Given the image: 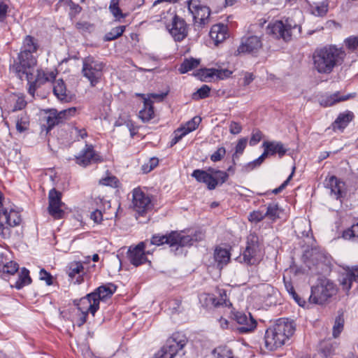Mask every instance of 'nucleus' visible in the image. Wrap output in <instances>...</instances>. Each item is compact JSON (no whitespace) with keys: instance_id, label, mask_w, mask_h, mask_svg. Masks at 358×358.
<instances>
[{"instance_id":"obj_1","label":"nucleus","mask_w":358,"mask_h":358,"mask_svg":"<svg viewBox=\"0 0 358 358\" xmlns=\"http://www.w3.org/2000/svg\"><path fill=\"white\" fill-rule=\"evenodd\" d=\"M345 50L336 45L317 48L313 52V68L318 73L329 75L341 66L346 57Z\"/></svg>"},{"instance_id":"obj_2","label":"nucleus","mask_w":358,"mask_h":358,"mask_svg":"<svg viewBox=\"0 0 358 358\" xmlns=\"http://www.w3.org/2000/svg\"><path fill=\"white\" fill-rule=\"evenodd\" d=\"M295 327L292 322L285 318H279L270 326L264 334V345L266 350L274 351L284 345L294 334Z\"/></svg>"},{"instance_id":"obj_3","label":"nucleus","mask_w":358,"mask_h":358,"mask_svg":"<svg viewBox=\"0 0 358 358\" xmlns=\"http://www.w3.org/2000/svg\"><path fill=\"white\" fill-rule=\"evenodd\" d=\"M338 291L337 285L325 277L318 278L316 284L311 287L309 301L313 304L325 305L329 303Z\"/></svg>"},{"instance_id":"obj_4","label":"nucleus","mask_w":358,"mask_h":358,"mask_svg":"<svg viewBox=\"0 0 358 358\" xmlns=\"http://www.w3.org/2000/svg\"><path fill=\"white\" fill-rule=\"evenodd\" d=\"M152 245L160 246L167 244L171 250L176 254L179 248L191 246L194 243L193 238L189 235L185 234L184 231H171L166 234H157L152 235L150 239Z\"/></svg>"},{"instance_id":"obj_5","label":"nucleus","mask_w":358,"mask_h":358,"mask_svg":"<svg viewBox=\"0 0 358 358\" xmlns=\"http://www.w3.org/2000/svg\"><path fill=\"white\" fill-rule=\"evenodd\" d=\"M267 34L275 39H282L285 42L292 40L296 33L301 34V27L289 17L270 23L266 28Z\"/></svg>"},{"instance_id":"obj_6","label":"nucleus","mask_w":358,"mask_h":358,"mask_svg":"<svg viewBox=\"0 0 358 358\" xmlns=\"http://www.w3.org/2000/svg\"><path fill=\"white\" fill-rule=\"evenodd\" d=\"M262 250L259 237L255 233H250L246 238L245 248L237 259L248 266L255 265L261 260Z\"/></svg>"},{"instance_id":"obj_7","label":"nucleus","mask_w":358,"mask_h":358,"mask_svg":"<svg viewBox=\"0 0 358 358\" xmlns=\"http://www.w3.org/2000/svg\"><path fill=\"white\" fill-rule=\"evenodd\" d=\"M192 176L197 182L206 184L209 190L215 189L217 185H222L229 178L227 172L211 167L208 168V171L195 169L193 171Z\"/></svg>"},{"instance_id":"obj_8","label":"nucleus","mask_w":358,"mask_h":358,"mask_svg":"<svg viewBox=\"0 0 358 358\" xmlns=\"http://www.w3.org/2000/svg\"><path fill=\"white\" fill-rule=\"evenodd\" d=\"M188 11L192 15L193 23L196 30H201L210 22V8L201 0H187Z\"/></svg>"},{"instance_id":"obj_9","label":"nucleus","mask_w":358,"mask_h":358,"mask_svg":"<svg viewBox=\"0 0 358 358\" xmlns=\"http://www.w3.org/2000/svg\"><path fill=\"white\" fill-rule=\"evenodd\" d=\"M106 64L96 59L92 56H88L83 59L82 74L87 78L91 87H95L103 77Z\"/></svg>"},{"instance_id":"obj_10","label":"nucleus","mask_w":358,"mask_h":358,"mask_svg":"<svg viewBox=\"0 0 358 358\" xmlns=\"http://www.w3.org/2000/svg\"><path fill=\"white\" fill-rule=\"evenodd\" d=\"M188 339L182 332L173 333L164 345L155 355V358H173L187 345Z\"/></svg>"},{"instance_id":"obj_11","label":"nucleus","mask_w":358,"mask_h":358,"mask_svg":"<svg viewBox=\"0 0 358 358\" xmlns=\"http://www.w3.org/2000/svg\"><path fill=\"white\" fill-rule=\"evenodd\" d=\"M22 217L20 212L13 208H6L2 205L0 208V236L9 238L11 236V228L20 224Z\"/></svg>"},{"instance_id":"obj_12","label":"nucleus","mask_w":358,"mask_h":358,"mask_svg":"<svg viewBox=\"0 0 358 358\" xmlns=\"http://www.w3.org/2000/svg\"><path fill=\"white\" fill-rule=\"evenodd\" d=\"M34 54L35 53L20 51L17 56L19 62L10 66V71L15 73V74L22 79L24 75L28 74V69L36 65L37 59Z\"/></svg>"},{"instance_id":"obj_13","label":"nucleus","mask_w":358,"mask_h":358,"mask_svg":"<svg viewBox=\"0 0 358 358\" xmlns=\"http://www.w3.org/2000/svg\"><path fill=\"white\" fill-rule=\"evenodd\" d=\"M132 205L136 212V217H144L148 211L152 208L151 199L148 195L139 188L133 190Z\"/></svg>"},{"instance_id":"obj_14","label":"nucleus","mask_w":358,"mask_h":358,"mask_svg":"<svg viewBox=\"0 0 358 358\" xmlns=\"http://www.w3.org/2000/svg\"><path fill=\"white\" fill-rule=\"evenodd\" d=\"M166 29L174 41L180 42L188 35L189 25L182 17L175 15L171 23L166 25Z\"/></svg>"},{"instance_id":"obj_15","label":"nucleus","mask_w":358,"mask_h":358,"mask_svg":"<svg viewBox=\"0 0 358 358\" xmlns=\"http://www.w3.org/2000/svg\"><path fill=\"white\" fill-rule=\"evenodd\" d=\"M263 44L261 37L251 35L243 37L241 44L236 50V55L240 54H250L256 55L262 48Z\"/></svg>"},{"instance_id":"obj_16","label":"nucleus","mask_w":358,"mask_h":358,"mask_svg":"<svg viewBox=\"0 0 358 358\" xmlns=\"http://www.w3.org/2000/svg\"><path fill=\"white\" fill-rule=\"evenodd\" d=\"M76 163L81 166L86 167L93 163L102 162L101 157L94 149L91 144H86L78 156L75 158Z\"/></svg>"},{"instance_id":"obj_17","label":"nucleus","mask_w":358,"mask_h":358,"mask_svg":"<svg viewBox=\"0 0 358 358\" xmlns=\"http://www.w3.org/2000/svg\"><path fill=\"white\" fill-rule=\"evenodd\" d=\"M145 244L144 242L139 243L134 248L130 247L127 253V257L132 265L137 267L148 262L146 254H149L150 252H145ZM149 263L150 264V261Z\"/></svg>"},{"instance_id":"obj_18","label":"nucleus","mask_w":358,"mask_h":358,"mask_svg":"<svg viewBox=\"0 0 358 358\" xmlns=\"http://www.w3.org/2000/svg\"><path fill=\"white\" fill-rule=\"evenodd\" d=\"M234 319L240 325L238 330L241 334L251 332L257 327V321L250 313L247 315L243 312H236L234 313Z\"/></svg>"},{"instance_id":"obj_19","label":"nucleus","mask_w":358,"mask_h":358,"mask_svg":"<svg viewBox=\"0 0 358 358\" xmlns=\"http://www.w3.org/2000/svg\"><path fill=\"white\" fill-rule=\"evenodd\" d=\"M65 271L69 279L73 281L75 285H80L84 282L85 274L83 264L80 262H71L66 267Z\"/></svg>"},{"instance_id":"obj_20","label":"nucleus","mask_w":358,"mask_h":358,"mask_svg":"<svg viewBox=\"0 0 358 358\" xmlns=\"http://www.w3.org/2000/svg\"><path fill=\"white\" fill-rule=\"evenodd\" d=\"M89 296L90 294H87L85 296L80 299L73 300V303L80 313H91L94 316L95 313L99 309V306L97 305L96 300L94 299V296Z\"/></svg>"},{"instance_id":"obj_21","label":"nucleus","mask_w":358,"mask_h":358,"mask_svg":"<svg viewBox=\"0 0 358 358\" xmlns=\"http://www.w3.org/2000/svg\"><path fill=\"white\" fill-rule=\"evenodd\" d=\"M117 286L111 282L102 285L95 289L92 292L90 293L89 296H94V299L96 300L97 305L99 306L101 301H106L111 298L116 292Z\"/></svg>"},{"instance_id":"obj_22","label":"nucleus","mask_w":358,"mask_h":358,"mask_svg":"<svg viewBox=\"0 0 358 358\" xmlns=\"http://www.w3.org/2000/svg\"><path fill=\"white\" fill-rule=\"evenodd\" d=\"M209 36L215 45L223 43L229 37V27L227 24L217 23L213 24L210 30Z\"/></svg>"},{"instance_id":"obj_23","label":"nucleus","mask_w":358,"mask_h":358,"mask_svg":"<svg viewBox=\"0 0 358 358\" xmlns=\"http://www.w3.org/2000/svg\"><path fill=\"white\" fill-rule=\"evenodd\" d=\"M353 282H358L357 266L348 267L345 269V273L341 275V279L340 280L343 289L347 293L351 289Z\"/></svg>"},{"instance_id":"obj_24","label":"nucleus","mask_w":358,"mask_h":358,"mask_svg":"<svg viewBox=\"0 0 358 358\" xmlns=\"http://www.w3.org/2000/svg\"><path fill=\"white\" fill-rule=\"evenodd\" d=\"M357 93H350L346 95H341L340 92H336L330 95L322 96L320 100V104L324 108L331 107L334 105L356 97Z\"/></svg>"},{"instance_id":"obj_25","label":"nucleus","mask_w":358,"mask_h":358,"mask_svg":"<svg viewBox=\"0 0 358 358\" xmlns=\"http://www.w3.org/2000/svg\"><path fill=\"white\" fill-rule=\"evenodd\" d=\"M355 114L350 110H345L337 116L336 119L331 124L332 129L336 131L337 130L343 131L348 124L354 120Z\"/></svg>"},{"instance_id":"obj_26","label":"nucleus","mask_w":358,"mask_h":358,"mask_svg":"<svg viewBox=\"0 0 358 358\" xmlns=\"http://www.w3.org/2000/svg\"><path fill=\"white\" fill-rule=\"evenodd\" d=\"M138 96L143 99V108L139 111L138 117L143 122H148L155 117L153 101L150 99H146L144 94H137Z\"/></svg>"},{"instance_id":"obj_27","label":"nucleus","mask_w":358,"mask_h":358,"mask_svg":"<svg viewBox=\"0 0 358 358\" xmlns=\"http://www.w3.org/2000/svg\"><path fill=\"white\" fill-rule=\"evenodd\" d=\"M325 187L331 190V193L336 196L338 199L342 196L341 185L344 183L335 176L327 177L324 180Z\"/></svg>"},{"instance_id":"obj_28","label":"nucleus","mask_w":358,"mask_h":358,"mask_svg":"<svg viewBox=\"0 0 358 358\" xmlns=\"http://www.w3.org/2000/svg\"><path fill=\"white\" fill-rule=\"evenodd\" d=\"M44 120L45 121V124H43V127H45L47 133L52 130L56 125L62 123L61 117L58 115V111L56 109L49 110L46 113Z\"/></svg>"},{"instance_id":"obj_29","label":"nucleus","mask_w":358,"mask_h":358,"mask_svg":"<svg viewBox=\"0 0 358 358\" xmlns=\"http://www.w3.org/2000/svg\"><path fill=\"white\" fill-rule=\"evenodd\" d=\"M214 259L217 266L222 268L229 262L230 252L227 249L217 246L214 250Z\"/></svg>"},{"instance_id":"obj_30","label":"nucleus","mask_w":358,"mask_h":358,"mask_svg":"<svg viewBox=\"0 0 358 358\" xmlns=\"http://www.w3.org/2000/svg\"><path fill=\"white\" fill-rule=\"evenodd\" d=\"M262 146H266L271 156L278 154L279 157H282L287 152V149L281 142L264 141Z\"/></svg>"},{"instance_id":"obj_31","label":"nucleus","mask_w":358,"mask_h":358,"mask_svg":"<svg viewBox=\"0 0 358 358\" xmlns=\"http://www.w3.org/2000/svg\"><path fill=\"white\" fill-rule=\"evenodd\" d=\"M30 116L27 113L24 112L16 117L15 127L18 133L22 134L29 129Z\"/></svg>"},{"instance_id":"obj_32","label":"nucleus","mask_w":358,"mask_h":358,"mask_svg":"<svg viewBox=\"0 0 358 358\" xmlns=\"http://www.w3.org/2000/svg\"><path fill=\"white\" fill-rule=\"evenodd\" d=\"M38 48V40L32 36L27 35L23 39L20 51L36 53Z\"/></svg>"},{"instance_id":"obj_33","label":"nucleus","mask_w":358,"mask_h":358,"mask_svg":"<svg viewBox=\"0 0 358 358\" xmlns=\"http://www.w3.org/2000/svg\"><path fill=\"white\" fill-rule=\"evenodd\" d=\"M282 212L283 210L279 206L278 203H270L266 207V218H268L272 222H275L280 218V215Z\"/></svg>"},{"instance_id":"obj_34","label":"nucleus","mask_w":358,"mask_h":358,"mask_svg":"<svg viewBox=\"0 0 358 358\" xmlns=\"http://www.w3.org/2000/svg\"><path fill=\"white\" fill-rule=\"evenodd\" d=\"M31 278L29 275V271L25 267H23L18 273L17 280L12 286L17 289H21L24 286L31 284Z\"/></svg>"},{"instance_id":"obj_35","label":"nucleus","mask_w":358,"mask_h":358,"mask_svg":"<svg viewBox=\"0 0 358 358\" xmlns=\"http://www.w3.org/2000/svg\"><path fill=\"white\" fill-rule=\"evenodd\" d=\"M283 282L287 292L289 293L291 297L297 303L299 306H304L306 304V301L303 298L300 297V296L296 292L291 280H287L285 276H283Z\"/></svg>"},{"instance_id":"obj_36","label":"nucleus","mask_w":358,"mask_h":358,"mask_svg":"<svg viewBox=\"0 0 358 358\" xmlns=\"http://www.w3.org/2000/svg\"><path fill=\"white\" fill-rule=\"evenodd\" d=\"M66 85L62 79L56 80L53 86L54 94L61 101H67L69 96L66 93Z\"/></svg>"},{"instance_id":"obj_37","label":"nucleus","mask_w":358,"mask_h":358,"mask_svg":"<svg viewBox=\"0 0 358 358\" xmlns=\"http://www.w3.org/2000/svg\"><path fill=\"white\" fill-rule=\"evenodd\" d=\"M216 293L217 296H215V308H219L221 306L229 308L232 306L225 289L217 288Z\"/></svg>"},{"instance_id":"obj_38","label":"nucleus","mask_w":358,"mask_h":358,"mask_svg":"<svg viewBox=\"0 0 358 358\" xmlns=\"http://www.w3.org/2000/svg\"><path fill=\"white\" fill-rule=\"evenodd\" d=\"M3 267V270L0 271V274L1 277L4 279L15 275L20 269L19 264L16 262L9 259Z\"/></svg>"},{"instance_id":"obj_39","label":"nucleus","mask_w":358,"mask_h":358,"mask_svg":"<svg viewBox=\"0 0 358 358\" xmlns=\"http://www.w3.org/2000/svg\"><path fill=\"white\" fill-rule=\"evenodd\" d=\"M311 13L317 17H324L329 10V1L327 0L321 2L313 3L310 6Z\"/></svg>"},{"instance_id":"obj_40","label":"nucleus","mask_w":358,"mask_h":358,"mask_svg":"<svg viewBox=\"0 0 358 358\" xmlns=\"http://www.w3.org/2000/svg\"><path fill=\"white\" fill-rule=\"evenodd\" d=\"M344 313L343 311H338V315L335 318L334 324L332 329V336L334 338H338L344 328Z\"/></svg>"},{"instance_id":"obj_41","label":"nucleus","mask_w":358,"mask_h":358,"mask_svg":"<svg viewBox=\"0 0 358 358\" xmlns=\"http://www.w3.org/2000/svg\"><path fill=\"white\" fill-rule=\"evenodd\" d=\"M342 238L348 241H358V217L355 220L350 227L342 232Z\"/></svg>"},{"instance_id":"obj_42","label":"nucleus","mask_w":358,"mask_h":358,"mask_svg":"<svg viewBox=\"0 0 358 358\" xmlns=\"http://www.w3.org/2000/svg\"><path fill=\"white\" fill-rule=\"evenodd\" d=\"M57 74V70L49 71H45L43 70L38 71L36 82L39 84H43L46 82H52L55 80Z\"/></svg>"},{"instance_id":"obj_43","label":"nucleus","mask_w":358,"mask_h":358,"mask_svg":"<svg viewBox=\"0 0 358 358\" xmlns=\"http://www.w3.org/2000/svg\"><path fill=\"white\" fill-rule=\"evenodd\" d=\"M199 59H196L193 57L185 59L180 65L178 71L180 73H186L188 71L196 68L199 65Z\"/></svg>"},{"instance_id":"obj_44","label":"nucleus","mask_w":358,"mask_h":358,"mask_svg":"<svg viewBox=\"0 0 358 358\" xmlns=\"http://www.w3.org/2000/svg\"><path fill=\"white\" fill-rule=\"evenodd\" d=\"M13 101H14L12 108L13 112L22 110L25 108L27 105V101L25 100V96L22 93L13 94Z\"/></svg>"},{"instance_id":"obj_45","label":"nucleus","mask_w":358,"mask_h":358,"mask_svg":"<svg viewBox=\"0 0 358 358\" xmlns=\"http://www.w3.org/2000/svg\"><path fill=\"white\" fill-rule=\"evenodd\" d=\"M64 204H50L48 207V212L50 216L55 220H60L64 218L65 212L62 209Z\"/></svg>"},{"instance_id":"obj_46","label":"nucleus","mask_w":358,"mask_h":358,"mask_svg":"<svg viewBox=\"0 0 358 358\" xmlns=\"http://www.w3.org/2000/svg\"><path fill=\"white\" fill-rule=\"evenodd\" d=\"M126 26L121 25L113 28L109 32L106 33L104 36V41H111L118 38L122 35L125 31Z\"/></svg>"},{"instance_id":"obj_47","label":"nucleus","mask_w":358,"mask_h":358,"mask_svg":"<svg viewBox=\"0 0 358 358\" xmlns=\"http://www.w3.org/2000/svg\"><path fill=\"white\" fill-rule=\"evenodd\" d=\"M247 138H241L238 141L237 144L235 147V152L232 155V160L234 162V164H236V159H238L240 155H241L243 153L247 146Z\"/></svg>"},{"instance_id":"obj_48","label":"nucleus","mask_w":358,"mask_h":358,"mask_svg":"<svg viewBox=\"0 0 358 358\" xmlns=\"http://www.w3.org/2000/svg\"><path fill=\"white\" fill-rule=\"evenodd\" d=\"M109 9L117 20H120L121 18H124L127 15V14L123 13L119 7V0H111Z\"/></svg>"},{"instance_id":"obj_49","label":"nucleus","mask_w":358,"mask_h":358,"mask_svg":"<svg viewBox=\"0 0 358 358\" xmlns=\"http://www.w3.org/2000/svg\"><path fill=\"white\" fill-rule=\"evenodd\" d=\"M214 352L217 353V358H238L234 355L233 350L226 345L217 347Z\"/></svg>"},{"instance_id":"obj_50","label":"nucleus","mask_w":358,"mask_h":358,"mask_svg":"<svg viewBox=\"0 0 358 358\" xmlns=\"http://www.w3.org/2000/svg\"><path fill=\"white\" fill-rule=\"evenodd\" d=\"M210 92V87L206 85H203L197 90L196 92L192 94V98L194 101L206 99L209 96Z\"/></svg>"},{"instance_id":"obj_51","label":"nucleus","mask_w":358,"mask_h":358,"mask_svg":"<svg viewBox=\"0 0 358 358\" xmlns=\"http://www.w3.org/2000/svg\"><path fill=\"white\" fill-rule=\"evenodd\" d=\"M195 76L201 81H210L214 77V69H201L196 71Z\"/></svg>"},{"instance_id":"obj_52","label":"nucleus","mask_w":358,"mask_h":358,"mask_svg":"<svg viewBox=\"0 0 358 358\" xmlns=\"http://www.w3.org/2000/svg\"><path fill=\"white\" fill-rule=\"evenodd\" d=\"M65 3L69 7V16L71 20L80 13L83 10L78 3H76L72 0H66Z\"/></svg>"},{"instance_id":"obj_53","label":"nucleus","mask_w":358,"mask_h":358,"mask_svg":"<svg viewBox=\"0 0 358 358\" xmlns=\"http://www.w3.org/2000/svg\"><path fill=\"white\" fill-rule=\"evenodd\" d=\"M62 192L52 188L48 193V205L50 204H64L62 201Z\"/></svg>"},{"instance_id":"obj_54","label":"nucleus","mask_w":358,"mask_h":358,"mask_svg":"<svg viewBox=\"0 0 358 358\" xmlns=\"http://www.w3.org/2000/svg\"><path fill=\"white\" fill-rule=\"evenodd\" d=\"M76 29L81 34L90 33L94 29V24L87 21H79L75 24Z\"/></svg>"},{"instance_id":"obj_55","label":"nucleus","mask_w":358,"mask_h":358,"mask_svg":"<svg viewBox=\"0 0 358 358\" xmlns=\"http://www.w3.org/2000/svg\"><path fill=\"white\" fill-rule=\"evenodd\" d=\"M199 300L203 306L215 308V296L214 294L203 293L200 295Z\"/></svg>"},{"instance_id":"obj_56","label":"nucleus","mask_w":358,"mask_h":358,"mask_svg":"<svg viewBox=\"0 0 358 358\" xmlns=\"http://www.w3.org/2000/svg\"><path fill=\"white\" fill-rule=\"evenodd\" d=\"M343 43L349 51L355 52L358 48V35L346 38Z\"/></svg>"},{"instance_id":"obj_57","label":"nucleus","mask_w":358,"mask_h":358,"mask_svg":"<svg viewBox=\"0 0 358 358\" xmlns=\"http://www.w3.org/2000/svg\"><path fill=\"white\" fill-rule=\"evenodd\" d=\"M201 122V118L198 117H193L191 120L188 121L182 129H184V131L187 132V134L194 131L199 126Z\"/></svg>"},{"instance_id":"obj_58","label":"nucleus","mask_w":358,"mask_h":358,"mask_svg":"<svg viewBox=\"0 0 358 358\" xmlns=\"http://www.w3.org/2000/svg\"><path fill=\"white\" fill-rule=\"evenodd\" d=\"M169 309L172 314L182 312V300L180 299H173L169 301Z\"/></svg>"},{"instance_id":"obj_59","label":"nucleus","mask_w":358,"mask_h":358,"mask_svg":"<svg viewBox=\"0 0 358 358\" xmlns=\"http://www.w3.org/2000/svg\"><path fill=\"white\" fill-rule=\"evenodd\" d=\"M266 218L265 213L258 210H253L248 215V220L250 222L258 223Z\"/></svg>"},{"instance_id":"obj_60","label":"nucleus","mask_w":358,"mask_h":358,"mask_svg":"<svg viewBox=\"0 0 358 358\" xmlns=\"http://www.w3.org/2000/svg\"><path fill=\"white\" fill-rule=\"evenodd\" d=\"M76 113V108L75 107L69 108L65 110H62L61 111H58V115L61 117L62 123L66 120H69L70 117L74 116Z\"/></svg>"},{"instance_id":"obj_61","label":"nucleus","mask_w":358,"mask_h":358,"mask_svg":"<svg viewBox=\"0 0 358 358\" xmlns=\"http://www.w3.org/2000/svg\"><path fill=\"white\" fill-rule=\"evenodd\" d=\"M159 164V159L157 157H152L148 163L142 166V171L143 173H148L152 171Z\"/></svg>"},{"instance_id":"obj_62","label":"nucleus","mask_w":358,"mask_h":358,"mask_svg":"<svg viewBox=\"0 0 358 358\" xmlns=\"http://www.w3.org/2000/svg\"><path fill=\"white\" fill-rule=\"evenodd\" d=\"M100 183L103 185L110 186L112 187H117L120 183L119 180L115 176H107L100 180Z\"/></svg>"},{"instance_id":"obj_63","label":"nucleus","mask_w":358,"mask_h":358,"mask_svg":"<svg viewBox=\"0 0 358 358\" xmlns=\"http://www.w3.org/2000/svg\"><path fill=\"white\" fill-rule=\"evenodd\" d=\"M226 155V149L224 147H220L217 150L210 155V160L213 162H217Z\"/></svg>"},{"instance_id":"obj_64","label":"nucleus","mask_w":358,"mask_h":358,"mask_svg":"<svg viewBox=\"0 0 358 358\" xmlns=\"http://www.w3.org/2000/svg\"><path fill=\"white\" fill-rule=\"evenodd\" d=\"M39 279L45 281L47 285L53 284V277L50 273L48 272L45 268H41L39 271Z\"/></svg>"}]
</instances>
